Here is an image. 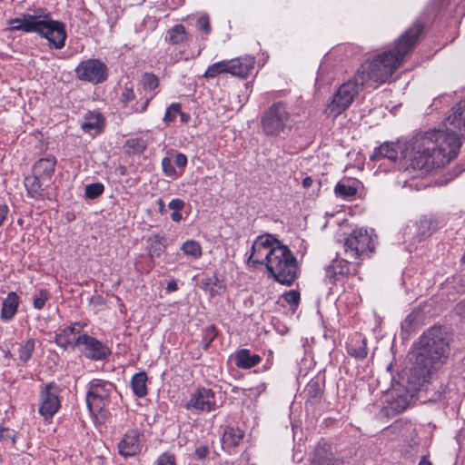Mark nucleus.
<instances>
[{
  "mask_svg": "<svg viewBox=\"0 0 465 465\" xmlns=\"http://www.w3.org/2000/svg\"><path fill=\"white\" fill-rule=\"evenodd\" d=\"M419 344L415 365L409 371L406 387L398 384L388 393L393 399L390 402L391 407L427 403L426 400L421 399V387L430 381L433 373L441 368L449 357V343L440 328L428 330L420 337Z\"/></svg>",
  "mask_w": 465,
  "mask_h": 465,
  "instance_id": "f257e3e1",
  "label": "nucleus"
},
{
  "mask_svg": "<svg viewBox=\"0 0 465 465\" xmlns=\"http://www.w3.org/2000/svg\"><path fill=\"white\" fill-rule=\"evenodd\" d=\"M465 137V98L453 106L439 129L416 135L409 151L416 166L442 167L458 155Z\"/></svg>",
  "mask_w": 465,
  "mask_h": 465,
  "instance_id": "f03ea898",
  "label": "nucleus"
},
{
  "mask_svg": "<svg viewBox=\"0 0 465 465\" xmlns=\"http://www.w3.org/2000/svg\"><path fill=\"white\" fill-rule=\"evenodd\" d=\"M421 30L420 24L413 25L396 41L392 50L383 52L362 64L356 73V79L371 89L387 82L415 45Z\"/></svg>",
  "mask_w": 465,
  "mask_h": 465,
  "instance_id": "7ed1b4c3",
  "label": "nucleus"
},
{
  "mask_svg": "<svg viewBox=\"0 0 465 465\" xmlns=\"http://www.w3.org/2000/svg\"><path fill=\"white\" fill-rule=\"evenodd\" d=\"M248 262L253 265H265L275 281L283 285H292L298 277L296 258L287 246L271 234L256 237Z\"/></svg>",
  "mask_w": 465,
  "mask_h": 465,
  "instance_id": "20e7f679",
  "label": "nucleus"
},
{
  "mask_svg": "<svg viewBox=\"0 0 465 465\" xmlns=\"http://www.w3.org/2000/svg\"><path fill=\"white\" fill-rule=\"evenodd\" d=\"M10 31L36 33L47 39L51 47L61 49L65 45L67 37L64 23L53 20L50 14L43 9L34 14H20L8 20Z\"/></svg>",
  "mask_w": 465,
  "mask_h": 465,
  "instance_id": "39448f33",
  "label": "nucleus"
},
{
  "mask_svg": "<svg viewBox=\"0 0 465 465\" xmlns=\"http://www.w3.org/2000/svg\"><path fill=\"white\" fill-rule=\"evenodd\" d=\"M415 138L416 135L403 144L384 143L374 151L371 159L388 160L394 163H397V161L403 160L406 165L405 171L411 173V169L413 172L417 173L415 175H425L432 170L440 168V166H430V168L427 169L414 164V161L409 151V145Z\"/></svg>",
  "mask_w": 465,
  "mask_h": 465,
  "instance_id": "423d86ee",
  "label": "nucleus"
},
{
  "mask_svg": "<svg viewBox=\"0 0 465 465\" xmlns=\"http://www.w3.org/2000/svg\"><path fill=\"white\" fill-rule=\"evenodd\" d=\"M376 239L372 229H354L344 241V252L350 258L364 259L374 251Z\"/></svg>",
  "mask_w": 465,
  "mask_h": 465,
  "instance_id": "0eeeda50",
  "label": "nucleus"
},
{
  "mask_svg": "<svg viewBox=\"0 0 465 465\" xmlns=\"http://www.w3.org/2000/svg\"><path fill=\"white\" fill-rule=\"evenodd\" d=\"M366 88L361 81L356 79V74L339 86L334 93L331 101L325 108V114L333 118L340 115L350 107L360 90Z\"/></svg>",
  "mask_w": 465,
  "mask_h": 465,
  "instance_id": "6e6552de",
  "label": "nucleus"
},
{
  "mask_svg": "<svg viewBox=\"0 0 465 465\" xmlns=\"http://www.w3.org/2000/svg\"><path fill=\"white\" fill-rule=\"evenodd\" d=\"M262 131L271 136H278L291 129L292 121L286 105L274 103L262 114L261 119Z\"/></svg>",
  "mask_w": 465,
  "mask_h": 465,
  "instance_id": "1a4fd4ad",
  "label": "nucleus"
},
{
  "mask_svg": "<svg viewBox=\"0 0 465 465\" xmlns=\"http://www.w3.org/2000/svg\"><path fill=\"white\" fill-rule=\"evenodd\" d=\"M75 74L81 81L97 84L107 79V66L99 59L84 60L76 66Z\"/></svg>",
  "mask_w": 465,
  "mask_h": 465,
  "instance_id": "9d476101",
  "label": "nucleus"
},
{
  "mask_svg": "<svg viewBox=\"0 0 465 465\" xmlns=\"http://www.w3.org/2000/svg\"><path fill=\"white\" fill-rule=\"evenodd\" d=\"M114 391V385L110 382L92 381L86 395L87 407H104L111 404L110 397Z\"/></svg>",
  "mask_w": 465,
  "mask_h": 465,
  "instance_id": "9b49d317",
  "label": "nucleus"
},
{
  "mask_svg": "<svg viewBox=\"0 0 465 465\" xmlns=\"http://www.w3.org/2000/svg\"><path fill=\"white\" fill-rule=\"evenodd\" d=\"M83 327L80 322H74L69 326L60 328L55 333V344L64 350L80 347Z\"/></svg>",
  "mask_w": 465,
  "mask_h": 465,
  "instance_id": "f8f14e48",
  "label": "nucleus"
},
{
  "mask_svg": "<svg viewBox=\"0 0 465 465\" xmlns=\"http://www.w3.org/2000/svg\"><path fill=\"white\" fill-rule=\"evenodd\" d=\"M324 282L330 285L342 283L351 273L350 262L336 255L324 268Z\"/></svg>",
  "mask_w": 465,
  "mask_h": 465,
  "instance_id": "ddd939ff",
  "label": "nucleus"
},
{
  "mask_svg": "<svg viewBox=\"0 0 465 465\" xmlns=\"http://www.w3.org/2000/svg\"><path fill=\"white\" fill-rule=\"evenodd\" d=\"M78 348L86 358L93 361H104L111 354L107 345L85 333H83Z\"/></svg>",
  "mask_w": 465,
  "mask_h": 465,
  "instance_id": "4468645a",
  "label": "nucleus"
},
{
  "mask_svg": "<svg viewBox=\"0 0 465 465\" xmlns=\"http://www.w3.org/2000/svg\"><path fill=\"white\" fill-rule=\"evenodd\" d=\"M308 465H354L344 458H335L328 442H320L314 449Z\"/></svg>",
  "mask_w": 465,
  "mask_h": 465,
  "instance_id": "2eb2a0df",
  "label": "nucleus"
},
{
  "mask_svg": "<svg viewBox=\"0 0 465 465\" xmlns=\"http://www.w3.org/2000/svg\"><path fill=\"white\" fill-rule=\"evenodd\" d=\"M141 434L136 430H128L118 443L119 453L124 457L134 456L141 451Z\"/></svg>",
  "mask_w": 465,
  "mask_h": 465,
  "instance_id": "dca6fc26",
  "label": "nucleus"
},
{
  "mask_svg": "<svg viewBox=\"0 0 465 465\" xmlns=\"http://www.w3.org/2000/svg\"><path fill=\"white\" fill-rule=\"evenodd\" d=\"M254 64V57L251 55L227 60L228 74L232 76L245 78L253 70Z\"/></svg>",
  "mask_w": 465,
  "mask_h": 465,
  "instance_id": "f3484780",
  "label": "nucleus"
},
{
  "mask_svg": "<svg viewBox=\"0 0 465 465\" xmlns=\"http://www.w3.org/2000/svg\"><path fill=\"white\" fill-rule=\"evenodd\" d=\"M141 85L144 92H146L144 95V101L140 104H136L133 107L134 112L135 113H143L146 110L149 102L154 96V89L158 86V79L157 77L150 73H145L141 79Z\"/></svg>",
  "mask_w": 465,
  "mask_h": 465,
  "instance_id": "a211bd4d",
  "label": "nucleus"
},
{
  "mask_svg": "<svg viewBox=\"0 0 465 465\" xmlns=\"http://www.w3.org/2000/svg\"><path fill=\"white\" fill-rule=\"evenodd\" d=\"M104 126V117L98 111H91L85 114L81 124L82 130L92 136L100 134Z\"/></svg>",
  "mask_w": 465,
  "mask_h": 465,
  "instance_id": "6ab92c4d",
  "label": "nucleus"
},
{
  "mask_svg": "<svg viewBox=\"0 0 465 465\" xmlns=\"http://www.w3.org/2000/svg\"><path fill=\"white\" fill-rule=\"evenodd\" d=\"M61 390L58 385L47 383L40 392V407H61Z\"/></svg>",
  "mask_w": 465,
  "mask_h": 465,
  "instance_id": "aec40b11",
  "label": "nucleus"
},
{
  "mask_svg": "<svg viewBox=\"0 0 465 465\" xmlns=\"http://www.w3.org/2000/svg\"><path fill=\"white\" fill-rule=\"evenodd\" d=\"M56 160L53 156L39 159L33 166V173L50 183L54 173Z\"/></svg>",
  "mask_w": 465,
  "mask_h": 465,
  "instance_id": "412c9836",
  "label": "nucleus"
},
{
  "mask_svg": "<svg viewBox=\"0 0 465 465\" xmlns=\"http://www.w3.org/2000/svg\"><path fill=\"white\" fill-rule=\"evenodd\" d=\"M49 183L42 180L37 175L34 174L31 176H27L25 179V186L27 191V193L30 197L35 199L43 198L45 195V191L48 186Z\"/></svg>",
  "mask_w": 465,
  "mask_h": 465,
  "instance_id": "4be33fe9",
  "label": "nucleus"
},
{
  "mask_svg": "<svg viewBox=\"0 0 465 465\" xmlns=\"http://www.w3.org/2000/svg\"><path fill=\"white\" fill-rule=\"evenodd\" d=\"M331 60V54H327L320 64L316 77V84L318 86L329 84L335 78V72Z\"/></svg>",
  "mask_w": 465,
  "mask_h": 465,
  "instance_id": "5701e85b",
  "label": "nucleus"
},
{
  "mask_svg": "<svg viewBox=\"0 0 465 465\" xmlns=\"http://www.w3.org/2000/svg\"><path fill=\"white\" fill-rule=\"evenodd\" d=\"M347 352L357 359H363L367 355V348L361 334L355 333L347 341Z\"/></svg>",
  "mask_w": 465,
  "mask_h": 465,
  "instance_id": "b1692460",
  "label": "nucleus"
},
{
  "mask_svg": "<svg viewBox=\"0 0 465 465\" xmlns=\"http://www.w3.org/2000/svg\"><path fill=\"white\" fill-rule=\"evenodd\" d=\"M215 404L214 395L210 389H199L190 400L187 407H212Z\"/></svg>",
  "mask_w": 465,
  "mask_h": 465,
  "instance_id": "393cba45",
  "label": "nucleus"
},
{
  "mask_svg": "<svg viewBox=\"0 0 465 465\" xmlns=\"http://www.w3.org/2000/svg\"><path fill=\"white\" fill-rule=\"evenodd\" d=\"M18 304V295L14 292H9L3 302L0 315L1 319L5 322L11 321L17 312Z\"/></svg>",
  "mask_w": 465,
  "mask_h": 465,
  "instance_id": "a878e982",
  "label": "nucleus"
},
{
  "mask_svg": "<svg viewBox=\"0 0 465 465\" xmlns=\"http://www.w3.org/2000/svg\"><path fill=\"white\" fill-rule=\"evenodd\" d=\"M234 361L237 367L250 369L261 361V357L252 353L248 349H241L235 352Z\"/></svg>",
  "mask_w": 465,
  "mask_h": 465,
  "instance_id": "bb28decb",
  "label": "nucleus"
},
{
  "mask_svg": "<svg viewBox=\"0 0 465 465\" xmlns=\"http://www.w3.org/2000/svg\"><path fill=\"white\" fill-rule=\"evenodd\" d=\"M188 39V34L183 25H175L165 32L164 41L169 45H178L184 44Z\"/></svg>",
  "mask_w": 465,
  "mask_h": 465,
  "instance_id": "cd10ccee",
  "label": "nucleus"
},
{
  "mask_svg": "<svg viewBox=\"0 0 465 465\" xmlns=\"http://www.w3.org/2000/svg\"><path fill=\"white\" fill-rule=\"evenodd\" d=\"M322 388L319 381H310L305 389L303 390V397L307 400L306 405H316L319 403V399L322 396Z\"/></svg>",
  "mask_w": 465,
  "mask_h": 465,
  "instance_id": "c85d7f7f",
  "label": "nucleus"
},
{
  "mask_svg": "<svg viewBox=\"0 0 465 465\" xmlns=\"http://www.w3.org/2000/svg\"><path fill=\"white\" fill-rule=\"evenodd\" d=\"M166 242L165 236L162 234L155 233L151 235L147 240L151 257H160L165 252Z\"/></svg>",
  "mask_w": 465,
  "mask_h": 465,
  "instance_id": "c756f323",
  "label": "nucleus"
},
{
  "mask_svg": "<svg viewBox=\"0 0 465 465\" xmlns=\"http://www.w3.org/2000/svg\"><path fill=\"white\" fill-rule=\"evenodd\" d=\"M244 433L240 429L227 427L222 438L223 448L234 447L242 440Z\"/></svg>",
  "mask_w": 465,
  "mask_h": 465,
  "instance_id": "7c9ffc66",
  "label": "nucleus"
},
{
  "mask_svg": "<svg viewBox=\"0 0 465 465\" xmlns=\"http://www.w3.org/2000/svg\"><path fill=\"white\" fill-rule=\"evenodd\" d=\"M35 348V340L29 338L25 341L19 343L17 348L18 359L22 364L27 363L31 359L32 354Z\"/></svg>",
  "mask_w": 465,
  "mask_h": 465,
  "instance_id": "2f4dec72",
  "label": "nucleus"
},
{
  "mask_svg": "<svg viewBox=\"0 0 465 465\" xmlns=\"http://www.w3.org/2000/svg\"><path fill=\"white\" fill-rule=\"evenodd\" d=\"M181 251L191 260H198L203 255V249L200 242L194 240L185 241L181 246Z\"/></svg>",
  "mask_w": 465,
  "mask_h": 465,
  "instance_id": "473e14b6",
  "label": "nucleus"
},
{
  "mask_svg": "<svg viewBox=\"0 0 465 465\" xmlns=\"http://www.w3.org/2000/svg\"><path fill=\"white\" fill-rule=\"evenodd\" d=\"M147 376L145 372L135 373L131 381V386L134 393L138 397H143L147 393Z\"/></svg>",
  "mask_w": 465,
  "mask_h": 465,
  "instance_id": "72a5a7b5",
  "label": "nucleus"
},
{
  "mask_svg": "<svg viewBox=\"0 0 465 465\" xmlns=\"http://www.w3.org/2000/svg\"><path fill=\"white\" fill-rule=\"evenodd\" d=\"M222 74H228L227 60L219 61L209 65L203 74V77L206 79H211Z\"/></svg>",
  "mask_w": 465,
  "mask_h": 465,
  "instance_id": "f704fd0d",
  "label": "nucleus"
},
{
  "mask_svg": "<svg viewBox=\"0 0 465 465\" xmlns=\"http://www.w3.org/2000/svg\"><path fill=\"white\" fill-rule=\"evenodd\" d=\"M335 193L344 199L353 197L357 193V188L353 183L340 182L335 186Z\"/></svg>",
  "mask_w": 465,
  "mask_h": 465,
  "instance_id": "c9c22d12",
  "label": "nucleus"
},
{
  "mask_svg": "<svg viewBox=\"0 0 465 465\" xmlns=\"http://www.w3.org/2000/svg\"><path fill=\"white\" fill-rule=\"evenodd\" d=\"M104 186L101 183H94L86 185L85 187V196L89 199H94L101 195L104 193Z\"/></svg>",
  "mask_w": 465,
  "mask_h": 465,
  "instance_id": "e433bc0d",
  "label": "nucleus"
},
{
  "mask_svg": "<svg viewBox=\"0 0 465 465\" xmlns=\"http://www.w3.org/2000/svg\"><path fill=\"white\" fill-rule=\"evenodd\" d=\"M181 111V104L178 103H173L170 106L167 107L165 114L163 115V122L165 124H170L174 121L176 115Z\"/></svg>",
  "mask_w": 465,
  "mask_h": 465,
  "instance_id": "4c0bfd02",
  "label": "nucleus"
},
{
  "mask_svg": "<svg viewBox=\"0 0 465 465\" xmlns=\"http://www.w3.org/2000/svg\"><path fill=\"white\" fill-rule=\"evenodd\" d=\"M50 295L46 290H40L37 293L34 295L33 305L36 310H41L44 308L46 301L49 299Z\"/></svg>",
  "mask_w": 465,
  "mask_h": 465,
  "instance_id": "58836bf2",
  "label": "nucleus"
},
{
  "mask_svg": "<svg viewBox=\"0 0 465 465\" xmlns=\"http://www.w3.org/2000/svg\"><path fill=\"white\" fill-rule=\"evenodd\" d=\"M95 424H102L106 420L105 409H87Z\"/></svg>",
  "mask_w": 465,
  "mask_h": 465,
  "instance_id": "ea45409f",
  "label": "nucleus"
},
{
  "mask_svg": "<svg viewBox=\"0 0 465 465\" xmlns=\"http://www.w3.org/2000/svg\"><path fill=\"white\" fill-rule=\"evenodd\" d=\"M162 168H163V171L165 175L172 177V178L177 177V173H176L175 168L173 165V162H172L171 158L164 157L162 160Z\"/></svg>",
  "mask_w": 465,
  "mask_h": 465,
  "instance_id": "a19ab883",
  "label": "nucleus"
},
{
  "mask_svg": "<svg viewBox=\"0 0 465 465\" xmlns=\"http://www.w3.org/2000/svg\"><path fill=\"white\" fill-rule=\"evenodd\" d=\"M154 465H176L175 456L171 452H163L156 459Z\"/></svg>",
  "mask_w": 465,
  "mask_h": 465,
  "instance_id": "79ce46f5",
  "label": "nucleus"
},
{
  "mask_svg": "<svg viewBox=\"0 0 465 465\" xmlns=\"http://www.w3.org/2000/svg\"><path fill=\"white\" fill-rule=\"evenodd\" d=\"M196 25L199 30L203 31L205 35L210 34L211 25L209 17L206 15L197 16Z\"/></svg>",
  "mask_w": 465,
  "mask_h": 465,
  "instance_id": "37998d69",
  "label": "nucleus"
},
{
  "mask_svg": "<svg viewBox=\"0 0 465 465\" xmlns=\"http://www.w3.org/2000/svg\"><path fill=\"white\" fill-rule=\"evenodd\" d=\"M432 222L430 219H421L420 221L419 231L422 237L428 236L431 232Z\"/></svg>",
  "mask_w": 465,
  "mask_h": 465,
  "instance_id": "c03bdc74",
  "label": "nucleus"
},
{
  "mask_svg": "<svg viewBox=\"0 0 465 465\" xmlns=\"http://www.w3.org/2000/svg\"><path fill=\"white\" fill-rule=\"evenodd\" d=\"M282 298L289 304L296 305L300 301V293L297 291L291 290L283 293Z\"/></svg>",
  "mask_w": 465,
  "mask_h": 465,
  "instance_id": "a18cd8bd",
  "label": "nucleus"
},
{
  "mask_svg": "<svg viewBox=\"0 0 465 465\" xmlns=\"http://www.w3.org/2000/svg\"><path fill=\"white\" fill-rule=\"evenodd\" d=\"M168 207L174 211H181L184 207V202L179 198L173 199L169 204Z\"/></svg>",
  "mask_w": 465,
  "mask_h": 465,
  "instance_id": "49530a36",
  "label": "nucleus"
},
{
  "mask_svg": "<svg viewBox=\"0 0 465 465\" xmlns=\"http://www.w3.org/2000/svg\"><path fill=\"white\" fill-rule=\"evenodd\" d=\"M134 98V94L132 88L125 87L122 93V99L124 103L128 104Z\"/></svg>",
  "mask_w": 465,
  "mask_h": 465,
  "instance_id": "de8ad7c7",
  "label": "nucleus"
},
{
  "mask_svg": "<svg viewBox=\"0 0 465 465\" xmlns=\"http://www.w3.org/2000/svg\"><path fill=\"white\" fill-rule=\"evenodd\" d=\"M209 454V448L207 446H199L195 449V456L199 460H203Z\"/></svg>",
  "mask_w": 465,
  "mask_h": 465,
  "instance_id": "09e8293b",
  "label": "nucleus"
},
{
  "mask_svg": "<svg viewBox=\"0 0 465 465\" xmlns=\"http://www.w3.org/2000/svg\"><path fill=\"white\" fill-rule=\"evenodd\" d=\"M174 163L176 164L177 167L179 168H184L187 164V157L185 156V154L183 153H177L175 155V160H174Z\"/></svg>",
  "mask_w": 465,
  "mask_h": 465,
  "instance_id": "8fccbe9b",
  "label": "nucleus"
},
{
  "mask_svg": "<svg viewBox=\"0 0 465 465\" xmlns=\"http://www.w3.org/2000/svg\"><path fill=\"white\" fill-rule=\"evenodd\" d=\"M57 410L58 409H39V413L45 420H48L56 413Z\"/></svg>",
  "mask_w": 465,
  "mask_h": 465,
  "instance_id": "3c124183",
  "label": "nucleus"
},
{
  "mask_svg": "<svg viewBox=\"0 0 465 465\" xmlns=\"http://www.w3.org/2000/svg\"><path fill=\"white\" fill-rule=\"evenodd\" d=\"M8 212H9V209L6 204H0V226L5 221Z\"/></svg>",
  "mask_w": 465,
  "mask_h": 465,
  "instance_id": "603ef678",
  "label": "nucleus"
},
{
  "mask_svg": "<svg viewBox=\"0 0 465 465\" xmlns=\"http://www.w3.org/2000/svg\"><path fill=\"white\" fill-rule=\"evenodd\" d=\"M166 2L170 8L175 9L183 4V0H166Z\"/></svg>",
  "mask_w": 465,
  "mask_h": 465,
  "instance_id": "864d4df0",
  "label": "nucleus"
},
{
  "mask_svg": "<svg viewBox=\"0 0 465 465\" xmlns=\"http://www.w3.org/2000/svg\"><path fill=\"white\" fill-rule=\"evenodd\" d=\"M171 218L173 222L178 223L182 220L183 216H182V213H180V211H174L171 214Z\"/></svg>",
  "mask_w": 465,
  "mask_h": 465,
  "instance_id": "5fc2aeb1",
  "label": "nucleus"
},
{
  "mask_svg": "<svg viewBox=\"0 0 465 465\" xmlns=\"http://www.w3.org/2000/svg\"><path fill=\"white\" fill-rule=\"evenodd\" d=\"M157 204H158V206H159V212H160L162 214L165 213V212H166V211H165V205H164L163 201L162 199H158V200H157Z\"/></svg>",
  "mask_w": 465,
  "mask_h": 465,
  "instance_id": "6e6d98bb",
  "label": "nucleus"
},
{
  "mask_svg": "<svg viewBox=\"0 0 465 465\" xmlns=\"http://www.w3.org/2000/svg\"><path fill=\"white\" fill-rule=\"evenodd\" d=\"M177 290V284L175 282H169L167 284V291L169 292H174Z\"/></svg>",
  "mask_w": 465,
  "mask_h": 465,
  "instance_id": "4d7b16f0",
  "label": "nucleus"
},
{
  "mask_svg": "<svg viewBox=\"0 0 465 465\" xmlns=\"http://www.w3.org/2000/svg\"><path fill=\"white\" fill-rule=\"evenodd\" d=\"M418 465H432V463L427 457H422Z\"/></svg>",
  "mask_w": 465,
  "mask_h": 465,
  "instance_id": "13d9d810",
  "label": "nucleus"
},
{
  "mask_svg": "<svg viewBox=\"0 0 465 465\" xmlns=\"http://www.w3.org/2000/svg\"><path fill=\"white\" fill-rule=\"evenodd\" d=\"M312 183V178H311V177H306V178H304V179H303V181H302V184H303V186H304V187H309V186H311Z\"/></svg>",
  "mask_w": 465,
  "mask_h": 465,
  "instance_id": "bf43d9fd",
  "label": "nucleus"
},
{
  "mask_svg": "<svg viewBox=\"0 0 465 465\" xmlns=\"http://www.w3.org/2000/svg\"><path fill=\"white\" fill-rule=\"evenodd\" d=\"M292 459H293V460H296L297 462H299L302 460V454L298 455L297 452H294Z\"/></svg>",
  "mask_w": 465,
  "mask_h": 465,
  "instance_id": "052dcab7",
  "label": "nucleus"
},
{
  "mask_svg": "<svg viewBox=\"0 0 465 465\" xmlns=\"http://www.w3.org/2000/svg\"><path fill=\"white\" fill-rule=\"evenodd\" d=\"M178 114H180L181 120H182L183 122H186V121H187V119H188V115H187L186 114L182 113V112L180 111V113H179Z\"/></svg>",
  "mask_w": 465,
  "mask_h": 465,
  "instance_id": "680f3d73",
  "label": "nucleus"
},
{
  "mask_svg": "<svg viewBox=\"0 0 465 465\" xmlns=\"http://www.w3.org/2000/svg\"><path fill=\"white\" fill-rule=\"evenodd\" d=\"M10 355H11V352H10L9 351H7L5 352V356H10Z\"/></svg>",
  "mask_w": 465,
  "mask_h": 465,
  "instance_id": "e2e57ef3",
  "label": "nucleus"
}]
</instances>
